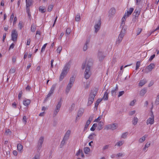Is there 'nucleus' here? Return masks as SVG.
Wrapping results in <instances>:
<instances>
[{
  "mask_svg": "<svg viewBox=\"0 0 159 159\" xmlns=\"http://www.w3.org/2000/svg\"><path fill=\"white\" fill-rule=\"evenodd\" d=\"M98 57L100 61H102L105 57V56H104L102 52L100 51H99L98 52Z\"/></svg>",
  "mask_w": 159,
  "mask_h": 159,
  "instance_id": "9",
  "label": "nucleus"
},
{
  "mask_svg": "<svg viewBox=\"0 0 159 159\" xmlns=\"http://www.w3.org/2000/svg\"><path fill=\"white\" fill-rule=\"evenodd\" d=\"M98 90L97 88H94L92 89L89 96L88 101L87 104L88 106H90L93 103L94 98L97 95Z\"/></svg>",
  "mask_w": 159,
  "mask_h": 159,
  "instance_id": "1",
  "label": "nucleus"
},
{
  "mask_svg": "<svg viewBox=\"0 0 159 159\" xmlns=\"http://www.w3.org/2000/svg\"><path fill=\"white\" fill-rule=\"evenodd\" d=\"M56 84H54L52 86L51 88L50 89V90L49 92V93H51L52 94H53V93L56 87Z\"/></svg>",
  "mask_w": 159,
  "mask_h": 159,
  "instance_id": "22",
  "label": "nucleus"
},
{
  "mask_svg": "<svg viewBox=\"0 0 159 159\" xmlns=\"http://www.w3.org/2000/svg\"><path fill=\"white\" fill-rule=\"evenodd\" d=\"M155 64L154 63H151L147 66L146 68L149 71H151L154 68Z\"/></svg>",
  "mask_w": 159,
  "mask_h": 159,
  "instance_id": "16",
  "label": "nucleus"
},
{
  "mask_svg": "<svg viewBox=\"0 0 159 159\" xmlns=\"http://www.w3.org/2000/svg\"><path fill=\"white\" fill-rule=\"evenodd\" d=\"M123 144V142L122 141H120L118 142L115 145V146L117 145L119 146H121Z\"/></svg>",
  "mask_w": 159,
  "mask_h": 159,
  "instance_id": "42",
  "label": "nucleus"
},
{
  "mask_svg": "<svg viewBox=\"0 0 159 159\" xmlns=\"http://www.w3.org/2000/svg\"><path fill=\"white\" fill-rule=\"evenodd\" d=\"M65 144V142L64 141V140H62L61 142V144L60 145V148H62Z\"/></svg>",
  "mask_w": 159,
  "mask_h": 159,
  "instance_id": "43",
  "label": "nucleus"
},
{
  "mask_svg": "<svg viewBox=\"0 0 159 159\" xmlns=\"http://www.w3.org/2000/svg\"><path fill=\"white\" fill-rule=\"evenodd\" d=\"M26 9H30L29 7L33 5V2L27 1V0H26Z\"/></svg>",
  "mask_w": 159,
  "mask_h": 159,
  "instance_id": "19",
  "label": "nucleus"
},
{
  "mask_svg": "<svg viewBox=\"0 0 159 159\" xmlns=\"http://www.w3.org/2000/svg\"><path fill=\"white\" fill-rule=\"evenodd\" d=\"M47 44V43H45V44L43 46L41 50V52H42L43 51H44L45 50V48Z\"/></svg>",
  "mask_w": 159,
  "mask_h": 159,
  "instance_id": "44",
  "label": "nucleus"
},
{
  "mask_svg": "<svg viewBox=\"0 0 159 159\" xmlns=\"http://www.w3.org/2000/svg\"><path fill=\"white\" fill-rule=\"evenodd\" d=\"M150 115L151 117L148 119L147 122V125L149 124L152 125L154 123V116L152 111H151Z\"/></svg>",
  "mask_w": 159,
  "mask_h": 159,
  "instance_id": "6",
  "label": "nucleus"
},
{
  "mask_svg": "<svg viewBox=\"0 0 159 159\" xmlns=\"http://www.w3.org/2000/svg\"><path fill=\"white\" fill-rule=\"evenodd\" d=\"M75 80V78L73 77L72 76L70 78V81L69 83V84L73 85V84Z\"/></svg>",
  "mask_w": 159,
  "mask_h": 159,
  "instance_id": "26",
  "label": "nucleus"
},
{
  "mask_svg": "<svg viewBox=\"0 0 159 159\" xmlns=\"http://www.w3.org/2000/svg\"><path fill=\"white\" fill-rule=\"evenodd\" d=\"M39 10L42 13H43L46 11V10L44 7L40 6L39 8Z\"/></svg>",
  "mask_w": 159,
  "mask_h": 159,
  "instance_id": "28",
  "label": "nucleus"
},
{
  "mask_svg": "<svg viewBox=\"0 0 159 159\" xmlns=\"http://www.w3.org/2000/svg\"><path fill=\"white\" fill-rule=\"evenodd\" d=\"M62 50V47H59L57 50V52L60 53Z\"/></svg>",
  "mask_w": 159,
  "mask_h": 159,
  "instance_id": "57",
  "label": "nucleus"
},
{
  "mask_svg": "<svg viewBox=\"0 0 159 159\" xmlns=\"http://www.w3.org/2000/svg\"><path fill=\"white\" fill-rule=\"evenodd\" d=\"M101 23V19L100 18L98 23H96L94 26L95 33H97L100 30Z\"/></svg>",
  "mask_w": 159,
  "mask_h": 159,
  "instance_id": "8",
  "label": "nucleus"
},
{
  "mask_svg": "<svg viewBox=\"0 0 159 159\" xmlns=\"http://www.w3.org/2000/svg\"><path fill=\"white\" fill-rule=\"evenodd\" d=\"M31 89V87L29 85H28L27 87L25 88V89L26 90L30 91Z\"/></svg>",
  "mask_w": 159,
  "mask_h": 159,
  "instance_id": "64",
  "label": "nucleus"
},
{
  "mask_svg": "<svg viewBox=\"0 0 159 159\" xmlns=\"http://www.w3.org/2000/svg\"><path fill=\"white\" fill-rule=\"evenodd\" d=\"M128 134V133L127 132L123 133L121 137L123 139H125L126 137Z\"/></svg>",
  "mask_w": 159,
  "mask_h": 159,
  "instance_id": "40",
  "label": "nucleus"
},
{
  "mask_svg": "<svg viewBox=\"0 0 159 159\" xmlns=\"http://www.w3.org/2000/svg\"><path fill=\"white\" fill-rule=\"evenodd\" d=\"M52 95V94L49 93L47 95V97H46V98L45 99L44 101H46L48 99V98L49 97H50Z\"/></svg>",
  "mask_w": 159,
  "mask_h": 159,
  "instance_id": "53",
  "label": "nucleus"
},
{
  "mask_svg": "<svg viewBox=\"0 0 159 159\" xmlns=\"http://www.w3.org/2000/svg\"><path fill=\"white\" fill-rule=\"evenodd\" d=\"M22 91L21 90L20 91L18 95V99H20L22 96Z\"/></svg>",
  "mask_w": 159,
  "mask_h": 159,
  "instance_id": "52",
  "label": "nucleus"
},
{
  "mask_svg": "<svg viewBox=\"0 0 159 159\" xmlns=\"http://www.w3.org/2000/svg\"><path fill=\"white\" fill-rule=\"evenodd\" d=\"M94 117V115H91L90 116V117H89L88 120L90 122H91V121L92 120H93V117Z\"/></svg>",
  "mask_w": 159,
  "mask_h": 159,
  "instance_id": "49",
  "label": "nucleus"
},
{
  "mask_svg": "<svg viewBox=\"0 0 159 159\" xmlns=\"http://www.w3.org/2000/svg\"><path fill=\"white\" fill-rule=\"evenodd\" d=\"M75 80V78L73 77L72 76L70 78V81L69 83V84L73 85V84Z\"/></svg>",
  "mask_w": 159,
  "mask_h": 159,
  "instance_id": "27",
  "label": "nucleus"
},
{
  "mask_svg": "<svg viewBox=\"0 0 159 159\" xmlns=\"http://www.w3.org/2000/svg\"><path fill=\"white\" fill-rule=\"evenodd\" d=\"M81 150L79 149L76 153V156H78L80 154V153H81Z\"/></svg>",
  "mask_w": 159,
  "mask_h": 159,
  "instance_id": "60",
  "label": "nucleus"
},
{
  "mask_svg": "<svg viewBox=\"0 0 159 159\" xmlns=\"http://www.w3.org/2000/svg\"><path fill=\"white\" fill-rule=\"evenodd\" d=\"M138 17H135L134 16V18H133L132 20V21L134 22L135 23L136 22L137 19H138Z\"/></svg>",
  "mask_w": 159,
  "mask_h": 159,
  "instance_id": "61",
  "label": "nucleus"
},
{
  "mask_svg": "<svg viewBox=\"0 0 159 159\" xmlns=\"http://www.w3.org/2000/svg\"><path fill=\"white\" fill-rule=\"evenodd\" d=\"M70 65L69 63H66L65 66L63 69L62 70V72L60 74L59 77V81H61L64 78V77L66 75L67 72V70H69L70 68Z\"/></svg>",
  "mask_w": 159,
  "mask_h": 159,
  "instance_id": "2",
  "label": "nucleus"
},
{
  "mask_svg": "<svg viewBox=\"0 0 159 159\" xmlns=\"http://www.w3.org/2000/svg\"><path fill=\"white\" fill-rule=\"evenodd\" d=\"M116 12V9L114 8H111L109 11V15L110 16L113 15Z\"/></svg>",
  "mask_w": 159,
  "mask_h": 159,
  "instance_id": "15",
  "label": "nucleus"
},
{
  "mask_svg": "<svg viewBox=\"0 0 159 159\" xmlns=\"http://www.w3.org/2000/svg\"><path fill=\"white\" fill-rule=\"evenodd\" d=\"M27 13L28 14V16L30 19H31V15L30 14V9H26Z\"/></svg>",
  "mask_w": 159,
  "mask_h": 159,
  "instance_id": "38",
  "label": "nucleus"
},
{
  "mask_svg": "<svg viewBox=\"0 0 159 159\" xmlns=\"http://www.w3.org/2000/svg\"><path fill=\"white\" fill-rule=\"evenodd\" d=\"M87 47H88L87 44H85L84 46L83 47V50L84 51H86L87 49Z\"/></svg>",
  "mask_w": 159,
  "mask_h": 159,
  "instance_id": "62",
  "label": "nucleus"
},
{
  "mask_svg": "<svg viewBox=\"0 0 159 159\" xmlns=\"http://www.w3.org/2000/svg\"><path fill=\"white\" fill-rule=\"evenodd\" d=\"M16 71L15 69L13 68H11L9 71V73H14Z\"/></svg>",
  "mask_w": 159,
  "mask_h": 159,
  "instance_id": "47",
  "label": "nucleus"
},
{
  "mask_svg": "<svg viewBox=\"0 0 159 159\" xmlns=\"http://www.w3.org/2000/svg\"><path fill=\"white\" fill-rule=\"evenodd\" d=\"M124 93H125V92L124 91H121L120 92H119V94L118 96V97H119L122 96Z\"/></svg>",
  "mask_w": 159,
  "mask_h": 159,
  "instance_id": "50",
  "label": "nucleus"
},
{
  "mask_svg": "<svg viewBox=\"0 0 159 159\" xmlns=\"http://www.w3.org/2000/svg\"><path fill=\"white\" fill-rule=\"evenodd\" d=\"M62 101L61 98L60 101L58 102L57 104V106H56V107L55 108V109L54 111V113L53 114V115L54 116H56L57 114L58 113V112L59 111L61 105Z\"/></svg>",
  "mask_w": 159,
  "mask_h": 159,
  "instance_id": "4",
  "label": "nucleus"
},
{
  "mask_svg": "<svg viewBox=\"0 0 159 159\" xmlns=\"http://www.w3.org/2000/svg\"><path fill=\"white\" fill-rule=\"evenodd\" d=\"M72 86V84H68L66 90V92L67 94L69 93Z\"/></svg>",
  "mask_w": 159,
  "mask_h": 159,
  "instance_id": "21",
  "label": "nucleus"
},
{
  "mask_svg": "<svg viewBox=\"0 0 159 159\" xmlns=\"http://www.w3.org/2000/svg\"><path fill=\"white\" fill-rule=\"evenodd\" d=\"M127 29V26L125 25H123L122 27V30L120 32L125 34Z\"/></svg>",
  "mask_w": 159,
  "mask_h": 159,
  "instance_id": "31",
  "label": "nucleus"
},
{
  "mask_svg": "<svg viewBox=\"0 0 159 159\" xmlns=\"http://www.w3.org/2000/svg\"><path fill=\"white\" fill-rule=\"evenodd\" d=\"M11 132L10 130L8 129L6 130L5 134L7 135H10L11 134Z\"/></svg>",
  "mask_w": 159,
  "mask_h": 159,
  "instance_id": "45",
  "label": "nucleus"
},
{
  "mask_svg": "<svg viewBox=\"0 0 159 159\" xmlns=\"http://www.w3.org/2000/svg\"><path fill=\"white\" fill-rule=\"evenodd\" d=\"M118 90V86L117 84L116 85V88L113 89L111 91V94L112 96H115L116 95V92Z\"/></svg>",
  "mask_w": 159,
  "mask_h": 159,
  "instance_id": "13",
  "label": "nucleus"
},
{
  "mask_svg": "<svg viewBox=\"0 0 159 159\" xmlns=\"http://www.w3.org/2000/svg\"><path fill=\"white\" fill-rule=\"evenodd\" d=\"M140 65V61H139L137 62L136 64V69L137 70L139 69Z\"/></svg>",
  "mask_w": 159,
  "mask_h": 159,
  "instance_id": "41",
  "label": "nucleus"
},
{
  "mask_svg": "<svg viewBox=\"0 0 159 159\" xmlns=\"http://www.w3.org/2000/svg\"><path fill=\"white\" fill-rule=\"evenodd\" d=\"M70 130H68L66 132L65 135V136H66L67 137H68L69 138V135L70 134Z\"/></svg>",
  "mask_w": 159,
  "mask_h": 159,
  "instance_id": "58",
  "label": "nucleus"
},
{
  "mask_svg": "<svg viewBox=\"0 0 159 159\" xmlns=\"http://www.w3.org/2000/svg\"><path fill=\"white\" fill-rule=\"evenodd\" d=\"M134 10V9L133 7H131L129 8V11H127V17L129 16L131 14Z\"/></svg>",
  "mask_w": 159,
  "mask_h": 159,
  "instance_id": "23",
  "label": "nucleus"
},
{
  "mask_svg": "<svg viewBox=\"0 0 159 159\" xmlns=\"http://www.w3.org/2000/svg\"><path fill=\"white\" fill-rule=\"evenodd\" d=\"M147 92V89L146 88H144L141 90L140 92V94L141 96H143Z\"/></svg>",
  "mask_w": 159,
  "mask_h": 159,
  "instance_id": "24",
  "label": "nucleus"
},
{
  "mask_svg": "<svg viewBox=\"0 0 159 159\" xmlns=\"http://www.w3.org/2000/svg\"><path fill=\"white\" fill-rule=\"evenodd\" d=\"M36 30V27L35 26V25L34 23H33L31 27V30L32 32H35Z\"/></svg>",
  "mask_w": 159,
  "mask_h": 159,
  "instance_id": "36",
  "label": "nucleus"
},
{
  "mask_svg": "<svg viewBox=\"0 0 159 159\" xmlns=\"http://www.w3.org/2000/svg\"><path fill=\"white\" fill-rule=\"evenodd\" d=\"M138 120V119L136 117H134L132 123L134 125H135L137 123Z\"/></svg>",
  "mask_w": 159,
  "mask_h": 159,
  "instance_id": "30",
  "label": "nucleus"
},
{
  "mask_svg": "<svg viewBox=\"0 0 159 159\" xmlns=\"http://www.w3.org/2000/svg\"><path fill=\"white\" fill-rule=\"evenodd\" d=\"M30 103V100L29 99H26L23 102V104L25 106H28Z\"/></svg>",
  "mask_w": 159,
  "mask_h": 159,
  "instance_id": "20",
  "label": "nucleus"
},
{
  "mask_svg": "<svg viewBox=\"0 0 159 159\" xmlns=\"http://www.w3.org/2000/svg\"><path fill=\"white\" fill-rule=\"evenodd\" d=\"M102 116H100L97 119H96L94 121V122H97L98 120H100L102 118Z\"/></svg>",
  "mask_w": 159,
  "mask_h": 159,
  "instance_id": "56",
  "label": "nucleus"
},
{
  "mask_svg": "<svg viewBox=\"0 0 159 159\" xmlns=\"http://www.w3.org/2000/svg\"><path fill=\"white\" fill-rule=\"evenodd\" d=\"M18 36L17 32L15 30H12L11 34V39L14 42L17 41Z\"/></svg>",
  "mask_w": 159,
  "mask_h": 159,
  "instance_id": "5",
  "label": "nucleus"
},
{
  "mask_svg": "<svg viewBox=\"0 0 159 159\" xmlns=\"http://www.w3.org/2000/svg\"><path fill=\"white\" fill-rule=\"evenodd\" d=\"M93 135L96 136V135L95 133H93L88 136V138L91 140H93L94 139Z\"/></svg>",
  "mask_w": 159,
  "mask_h": 159,
  "instance_id": "35",
  "label": "nucleus"
},
{
  "mask_svg": "<svg viewBox=\"0 0 159 159\" xmlns=\"http://www.w3.org/2000/svg\"><path fill=\"white\" fill-rule=\"evenodd\" d=\"M127 16V14L126 13H125L122 19V20L123 21H125L126 20V17Z\"/></svg>",
  "mask_w": 159,
  "mask_h": 159,
  "instance_id": "54",
  "label": "nucleus"
},
{
  "mask_svg": "<svg viewBox=\"0 0 159 159\" xmlns=\"http://www.w3.org/2000/svg\"><path fill=\"white\" fill-rule=\"evenodd\" d=\"M140 10L139 8H137L135 10L133 14V15L134 16H135V17H138L140 14Z\"/></svg>",
  "mask_w": 159,
  "mask_h": 159,
  "instance_id": "11",
  "label": "nucleus"
},
{
  "mask_svg": "<svg viewBox=\"0 0 159 159\" xmlns=\"http://www.w3.org/2000/svg\"><path fill=\"white\" fill-rule=\"evenodd\" d=\"M84 112V109L83 108H80L78 112L76 118H77V117H79L81 116Z\"/></svg>",
  "mask_w": 159,
  "mask_h": 159,
  "instance_id": "14",
  "label": "nucleus"
},
{
  "mask_svg": "<svg viewBox=\"0 0 159 159\" xmlns=\"http://www.w3.org/2000/svg\"><path fill=\"white\" fill-rule=\"evenodd\" d=\"M44 137L41 136L40 137L38 143V145L37 146V152H39L42 147V145L43 143Z\"/></svg>",
  "mask_w": 159,
  "mask_h": 159,
  "instance_id": "7",
  "label": "nucleus"
},
{
  "mask_svg": "<svg viewBox=\"0 0 159 159\" xmlns=\"http://www.w3.org/2000/svg\"><path fill=\"white\" fill-rule=\"evenodd\" d=\"M125 34L120 32L118 38V40L116 42V43L119 44L121 41L122 38L125 35Z\"/></svg>",
  "mask_w": 159,
  "mask_h": 159,
  "instance_id": "10",
  "label": "nucleus"
},
{
  "mask_svg": "<svg viewBox=\"0 0 159 159\" xmlns=\"http://www.w3.org/2000/svg\"><path fill=\"white\" fill-rule=\"evenodd\" d=\"M146 82V81L145 80H141L140 81L139 85L140 86H142L144 85Z\"/></svg>",
  "mask_w": 159,
  "mask_h": 159,
  "instance_id": "29",
  "label": "nucleus"
},
{
  "mask_svg": "<svg viewBox=\"0 0 159 159\" xmlns=\"http://www.w3.org/2000/svg\"><path fill=\"white\" fill-rule=\"evenodd\" d=\"M142 30V29L141 28H138V30H137V35H139L141 32Z\"/></svg>",
  "mask_w": 159,
  "mask_h": 159,
  "instance_id": "51",
  "label": "nucleus"
},
{
  "mask_svg": "<svg viewBox=\"0 0 159 159\" xmlns=\"http://www.w3.org/2000/svg\"><path fill=\"white\" fill-rule=\"evenodd\" d=\"M145 135L143 136L142 137L140 138L139 140V142L140 143H143L146 137Z\"/></svg>",
  "mask_w": 159,
  "mask_h": 159,
  "instance_id": "39",
  "label": "nucleus"
},
{
  "mask_svg": "<svg viewBox=\"0 0 159 159\" xmlns=\"http://www.w3.org/2000/svg\"><path fill=\"white\" fill-rule=\"evenodd\" d=\"M116 124L115 123H113L111 125H108L107 126V129H111L112 130H114L116 128Z\"/></svg>",
  "mask_w": 159,
  "mask_h": 159,
  "instance_id": "12",
  "label": "nucleus"
},
{
  "mask_svg": "<svg viewBox=\"0 0 159 159\" xmlns=\"http://www.w3.org/2000/svg\"><path fill=\"white\" fill-rule=\"evenodd\" d=\"M90 151V149L89 147H85L84 148V151L86 154H88Z\"/></svg>",
  "mask_w": 159,
  "mask_h": 159,
  "instance_id": "33",
  "label": "nucleus"
},
{
  "mask_svg": "<svg viewBox=\"0 0 159 159\" xmlns=\"http://www.w3.org/2000/svg\"><path fill=\"white\" fill-rule=\"evenodd\" d=\"M15 44L13 43H12L10 46L9 48V50L11 49H13L14 47Z\"/></svg>",
  "mask_w": 159,
  "mask_h": 159,
  "instance_id": "63",
  "label": "nucleus"
},
{
  "mask_svg": "<svg viewBox=\"0 0 159 159\" xmlns=\"http://www.w3.org/2000/svg\"><path fill=\"white\" fill-rule=\"evenodd\" d=\"M71 32V30L70 28H67L66 30V34L69 35Z\"/></svg>",
  "mask_w": 159,
  "mask_h": 159,
  "instance_id": "46",
  "label": "nucleus"
},
{
  "mask_svg": "<svg viewBox=\"0 0 159 159\" xmlns=\"http://www.w3.org/2000/svg\"><path fill=\"white\" fill-rule=\"evenodd\" d=\"M75 20L76 21H79L80 20V14H78L76 16L75 18Z\"/></svg>",
  "mask_w": 159,
  "mask_h": 159,
  "instance_id": "37",
  "label": "nucleus"
},
{
  "mask_svg": "<svg viewBox=\"0 0 159 159\" xmlns=\"http://www.w3.org/2000/svg\"><path fill=\"white\" fill-rule=\"evenodd\" d=\"M93 63L91 61L89 60L85 70L84 72V77L86 79H88L91 75V72L90 71L91 66H92Z\"/></svg>",
  "mask_w": 159,
  "mask_h": 159,
  "instance_id": "3",
  "label": "nucleus"
},
{
  "mask_svg": "<svg viewBox=\"0 0 159 159\" xmlns=\"http://www.w3.org/2000/svg\"><path fill=\"white\" fill-rule=\"evenodd\" d=\"M17 147L18 151L21 152V150L23 149V146L20 144H18Z\"/></svg>",
  "mask_w": 159,
  "mask_h": 159,
  "instance_id": "25",
  "label": "nucleus"
},
{
  "mask_svg": "<svg viewBox=\"0 0 159 159\" xmlns=\"http://www.w3.org/2000/svg\"><path fill=\"white\" fill-rule=\"evenodd\" d=\"M108 90L107 89L106 92H105L103 98H104V100H107L108 99V94L109 92H108Z\"/></svg>",
  "mask_w": 159,
  "mask_h": 159,
  "instance_id": "17",
  "label": "nucleus"
},
{
  "mask_svg": "<svg viewBox=\"0 0 159 159\" xmlns=\"http://www.w3.org/2000/svg\"><path fill=\"white\" fill-rule=\"evenodd\" d=\"M103 125V123L102 122L100 121L98 124V128L99 130H101L102 129V126Z\"/></svg>",
  "mask_w": 159,
  "mask_h": 159,
  "instance_id": "32",
  "label": "nucleus"
},
{
  "mask_svg": "<svg viewBox=\"0 0 159 159\" xmlns=\"http://www.w3.org/2000/svg\"><path fill=\"white\" fill-rule=\"evenodd\" d=\"M155 54H153L152 55L150 58L149 59V61H151L155 57Z\"/></svg>",
  "mask_w": 159,
  "mask_h": 159,
  "instance_id": "55",
  "label": "nucleus"
},
{
  "mask_svg": "<svg viewBox=\"0 0 159 159\" xmlns=\"http://www.w3.org/2000/svg\"><path fill=\"white\" fill-rule=\"evenodd\" d=\"M53 7V5H50L48 7V11H50L52 10Z\"/></svg>",
  "mask_w": 159,
  "mask_h": 159,
  "instance_id": "48",
  "label": "nucleus"
},
{
  "mask_svg": "<svg viewBox=\"0 0 159 159\" xmlns=\"http://www.w3.org/2000/svg\"><path fill=\"white\" fill-rule=\"evenodd\" d=\"M97 126V124L96 123H94L93 124L92 127L90 128V130L92 131H93L96 128Z\"/></svg>",
  "mask_w": 159,
  "mask_h": 159,
  "instance_id": "34",
  "label": "nucleus"
},
{
  "mask_svg": "<svg viewBox=\"0 0 159 159\" xmlns=\"http://www.w3.org/2000/svg\"><path fill=\"white\" fill-rule=\"evenodd\" d=\"M102 101V99L100 98H99L97 100L96 102V103H95V109L96 110H97L99 104Z\"/></svg>",
  "mask_w": 159,
  "mask_h": 159,
  "instance_id": "18",
  "label": "nucleus"
},
{
  "mask_svg": "<svg viewBox=\"0 0 159 159\" xmlns=\"http://www.w3.org/2000/svg\"><path fill=\"white\" fill-rule=\"evenodd\" d=\"M26 117L25 116H24L23 117V122L25 124L26 122Z\"/></svg>",
  "mask_w": 159,
  "mask_h": 159,
  "instance_id": "59",
  "label": "nucleus"
}]
</instances>
